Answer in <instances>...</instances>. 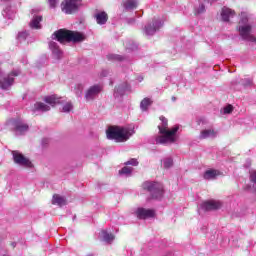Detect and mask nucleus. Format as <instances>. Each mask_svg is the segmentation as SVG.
<instances>
[{
  "instance_id": "obj_21",
  "label": "nucleus",
  "mask_w": 256,
  "mask_h": 256,
  "mask_svg": "<svg viewBox=\"0 0 256 256\" xmlns=\"http://www.w3.org/2000/svg\"><path fill=\"white\" fill-rule=\"evenodd\" d=\"M100 239L105 241V243H112V241L115 239V236L111 233H108L107 230H102L100 232Z\"/></svg>"
},
{
  "instance_id": "obj_36",
  "label": "nucleus",
  "mask_w": 256,
  "mask_h": 256,
  "mask_svg": "<svg viewBox=\"0 0 256 256\" xmlns=\"http://www.w3.org/2000/svg\"><path fill=\"white\" fill-rule=\"evenodd\" d=\"M125 165H132L133 167H137L139 165V162L137 161V159L132 158L129 161H127Z\"/></svg>"
},
{
  "instance_id": "obj_2",
  "label": "nucleus",
  "mask_w": 256,
  "mask_h": 256,
  "mask_svg": "<svg viewBox=\"0 0 256 256\" xmlns=\"http://www.w3.org/2000/svg\"><path fill=\"white\" fill-rule=\"evenodd\" d=\"M52 39H57L59 43H79L85 41V35L79 32H73L65 29H60L52 34Z\"/></svg>"
},
{
  "instance_id": "obj_24",
  "label": "nucleus",
  "mask_w": 256,
  "mask_h": 256,
  "mask_svg": "<svg viewBox=\"0 0 256 256\" xmlns=\"http://www.w3.org/2000/svg\"><path fill=\"white\" fill-rule=\"evenodd\" d=\"M49 109H51V107H49V105L45 104V103H42V102H37L35 105H34V111H42V112H45V111H49Z\"/></svg>"
},
{
  "instance_id": "obj_26",
  "label": "nucleus",
  "mask_w": 256,
  "mask_h": 256,
  "mask_svg": "<svg viewBox=\"0 0 256 256\" xmlns=\"http://www.w3.org/2000/svg\"><path fill=\"white\" fill-rule=\"evenodd\" d=\"M151 103H153V101H151V99L149 98H144L141 103H140V108L142 111H147V109H149Z\"/></svg>"
},
{
  "instance_id": "obj_14",
  "label": "nucleus",
  "mask_w": 256,
  "mask_h": 256,
  "mask_svg": "<svg viewBox=\"0 0 256 256\" xmlns=\"http://www.w3.org/2000/svg\"><path fill=\"white\" fill-rule=\"evenodd\" d=\"M49 49L52 51V55L57 60L61 59L63 57V52L61 49H59V46L56 44V42H50L49 43Z\"/></svg>"
},
{
  "instance_id": "obj_10",
  "label": "nucleus",
  "mask_w": 256,
  "mask_h": 256,
  "mask_svg": "<svg viewBox=\"0 0 256 256\" xmlns=\"http://www.w3.org/2000/svg\"><path fill=\"white\" fill-rule=\"evenodd\" d=\"M221 201H217V200H209L206 202H203L200 205V209H202L203 211H213L215 209H221Z\"/></svg>"
},
{
  "instance_id": "obj_40",
  "label": "nucleus",
  "mask_w": 256,
  "mask_h": 256,
  "mask_svg": "<svg viewBox=\"0 0 256 256\" xmlns=\"http://www.w3.org/2000/svg\"><path fill=\"white\" fill-rule=\"evenodd\" d=\"M35 10H32V13L34 12Z\"/></svg>"
},
{
  "instance_id": "obj_32",
  "label": "nucleus",
  "mask_w": 256,
  "mask_h": 256,
  "mask_svg": "<svg viewBox=\"0 0 256 256\" xmlns=\"http://www.w3.org/2000/svg\"><path fill=\"white\" fill-rule=\"evenodd\" d=\"M196 15H201V13H205V5L203 3L199 4V7L195 8Z\"/></svg>"
},
{
  "instance_id": "obj_16",
  "label": "nucleus",
  "mask_w": 256,
  "mask_h": 256,
  "mask_svg": "<svg viewBox=\"0 0 256 256\" xmlns=\"http://www.w3.org/2000/svg\"><path fill=\"white\" fill-rule=\"evenodd\" d=\"M62 99L63 98L57 97V95H51V96L45 97L44 101L48 105H51V107H55V105H58L59 103H63Z\"/></svg>"
},
{
  "instance_id": "obj_25",
  "label": "nucleus",
  "mask_w": 256,
  "mask_h": 256,
  "mask_svg": "<svg viewBox=\"0 0 256 256\" xmlns=\"http://www.w3.org/2000/svg\"><path fill=\"white\" fill-rule=\"evenodd\" d=\"M217 175H219V171L210 169L204 173V179H207V180L215 179Z\"/></svg>"
},
{
  "instance_id": "obj_39",
  "label": "nucleus",
  "mask_w": 256,
  "mask_h": 256,
  "mask_svg": "<svg viewBox=\"0 0 256 256\" xmlns=\"http://www.w3.org/2000/svg\"><path fill=\"white\" fill-rule=\"evenodd\" d=\"M176 100V98L175 97H172V101H175Z\"/></svg>"
},
{
  "instance_id": "obj_15",
  "label": "nucleus",
  "mask_w": 256,
  "mask_h": 256,
  "mask_svg": "<svg viewBox=\"0 0 256 256\" xmlns=\"http://www.w3.org/2000/svg\"><path fill=\"white\" fill-rule=\"evenodd\" d=\"M221 17L223 21H229V19L235 17V11L228 7H224L222 8Z\"/></svg>"
},
{
  "instance_id": "obj_28",
  "label": "nucleus",
  "mask_w": 256,
  "mask_h": 256,
  "mask_svg": "<svg viewBox=\"0 0 256 256\" xmlns=\"http://www.w3.org/2000/svg\"><path fill=\"white\" fill-rule=\"evenodd\" d=\"M131 173H133V168L129 166H125L119 171L120 175H125L126 177H129Z\"/></svg>"
},
{
  "instance_id": "obj_29",
  "label": "nucleus",
  "mask_w": 256,
  "mask_h": 256,
  "mask_svg": "<svg viewBox=\"0 0 256 256\" xmlns=\"http://www.w3.org/2000/svg\"><path fill=\"white\" fill-rule=\"evenodd\" d=\"M63 113H69L70 111H73V104L71 102H67L63 107H62Z\"/></svg>"
},
{
  "instance_id": "obj_31",
  "label": "nucleus",
  "mask_w": 256,
  "mask_h": 256,
  "mask_svg": "<svg viewBox=\"0 0 256 256\" xmlns=\"http://www.w3.org/2000/svg\"><path fill=\"white\" fill-rule=\"evenodd\" d=\"M84 86L83 84H77L75 87V94L77 97H81V93H83Z\"/></svg>"
},
{
  "instance_id": "obj_7",
  "label": "nucleus",
  "mask_w": 256,
  "mask_h": 256,
  "mask_svg": "<svg viewBox=\"0 0 256 256\" xmlns=\"http://www.w3.org/2000/svg\"><path fill=\"white\" fill-rule=\"evenodd\" d=\"M12 155L14 162L17 163V165H21V167H33L31 161L23 156L19 151H13Z\"/></svg>"
},
{
  "instance_id": "obj_20",
  "label": "nucleus",
  "mask_w": 256,
  "mask_h": 256,
  "mask_svg": "<svg viewBox=\"0 0 256 256\" xmlns=\"http://www.w3.org/2000/svg\"><path fill=\"white\" fill-rule=\"evenodd\" d=\"M67 200L59 194H56L52 198V204L53 205H58L59 207H63V205H66Z\"/></svg>"
},
{
  "instance_id": "obj_1",
  "label": "nucleus",
  "mask_w": 256,
  "mask_h": 256,
  "mask_svg": "<svg viewBox=\"0 0 256 256\" xmlns=\"http://www.w3.org/2000/svg\"><path fill=\"white\" fill-rule=\"evenodd\" d=\"M161 124L158 125L159 135L156 137L157 145H171L172 143H177V132L179 131V126H174L169 129L167 119L164 116L160 117Z\"/></svg>"
},
{
  "instance_id": "obj_8",
  "label": "nucleus",
  "mask_w": 256,
  "mask_h": 256,
  "mask_svg": "<svg viewBox=\"0 0 256 256\" xmlns=\"http://www.w3.org/2000/svg\"><path fill=\"white\" fill-rule=\"evenodd\" d=\"M103 91V87L101 85H93L85 92L86 101H93V99H97L99 93Z\"/></svg>"
},
{
  "instance_id": "obj_5",
  "label": "nucleus",
  "mask_w": 256,
  "mask_h": 256,
  "mask_svg": "<svg viewBox=\"0 0 256 256\" xmlns=\"http://www.w3.org/2000/svg\"><path fill=\"white\" fill-rule=\"evenodd\" d=\"M79 5H81V0H64L61 4V8L63 13L71 15V13H75V11L79 9Z\"/></svg>"
},
{
  "instance_id": "obj_41",
  "label": "nucleus",
  "mask_w": 256,
  "mask_h": 256,
  "mask_svg": "<svg viewBox=\"0 0 256 256\" xmlns=\"http://www.w3.org/2000/svg\"><path fill=\"white\" fill-rule=\"evenodd\" d=\"M0 75H1V71H0Z\"/></svg>"
},
{
  "instance_id": "obj_27",
  "label": "nucleus",
  "mask_w": 256,
  "mask_h": 256,
  "mask_svg": "<svg viewBox=\"0 0 256 256\" xmlns=\"http://www.w3.org/2000/svg\"><path fill=\"white\" fill-rule=\"evenodd\" d=\"M162 167H164V169H169L173 167V158L171 157L164 158L162 160Z\"/></svg>"
},
{
  "instance_id": "obj_6",
  "label": "nucleus",
  "mask_w": 256,
  "mask_h": 256,
  "mask_svg": "<svg viewBox=\"0 0 256 256\" xmlns=\"http://www.w3.org/2000/svg\"><path fill=\"white\" fill-rule=\"evenodd\" d=\"M20 71L19 70H13L7 77H4L0 79V87L1 89H4L7 91V89H11V86L13 85V82L15 81V78L19 76Z\"/></svg>"
},
{
  "instance_id": "obj_12",
  "label": "nucleus",
  "mask_w": 256,
  "mask_h": 256,
  "mask_svg": "<svg viewBox=\"0 0 256 256\" xmlns=\"http://www.w3.org/2000/svg\"><path fill=\"white\" fill-rule=\"evenodd\" d=\"M135 213L138 219H149V217H155V211L152 209L138 208Z\"/></svg>"
},
{
  "instance_id": "obj_17",
  "label": "nucleus",
  "mask_w": 256,
  "mask_h": 256,
  "mask_svg": "<svg viewBox=\"0 0 256 256\" xmlns=\"http://www.w3.org/2000/svg\"><path fill=\"white\" fill-rule=\"evenodd\" d=\"M96 22L98 23V25H105L107 23V19H109V16H107V14L105 12H97L94 15Z\"/></svg>"
},
{
  "instance_id": "obj_3",
  "label": "nucleus",
  "mask_w": 256,
  "mask_h": 256,
  "mask_svg": "<svg viewBox=\"0 0 256 256\" xmlns=\"http://www.w3.org/2000/svg\"><path fill=\"white\" fill-rule=\"evenodd\" d=\"M133 133H135L133 129L114 126L108 128L106 135L108 139H114L116 143H124V141H128Z\"/></svg>"
},
{
  "instance_id": "obj_37",
  "label": "nucleus",
  "mask_w": 256,
  "mask_h": 256,
  "mask_svg": "<svg viewBox=\"0 0 256 256\" xmlns=\"http://www.w3.org/2000/svg\"><path fill=\"white\" fill-rule=\"evenodd\" d=\"M48 3H49V5H50V7H51L52 9H54V7H57L58 1H57V0H48Z\"/></svg>"
},
{
  "instance_id": "obj_33",
  "label": "nucleus",
  "mask_w": 256,
  "mask_h": 256,
  "mask_svg": "<svg viewBox=\"0 0 256 256\" xmlns=\"http://www.w3.org/2000/svg\"><path fill=\"white\" fill-rule=\"evenodd\" d=\"M28 36L29 33L27 31H23L18 34V39L19 41H25V39H27Z\"/></svg>"
},
{
  "instance_id": "obj_30",
  "label": "nucleus",
  "mask_w": 256,
  "mask_h": 256,
  "mask_svg": "<svg viewBox=\"0 0 256 256\" xmlns=\"http://www.w3.org/2000/svg\"><path fill=\"white\" fill-rule=\"evenodd\" d=\"M108 59L110 61H123V57L117 54H110L108 55Z\"/></svg>"
},
{
  "instance_id": "obj_11",
  "label": "nucleus",
  "mask_w": 256,
  "mask_h": 256,
  "mask_svg": "<svg viewBox=\"0 0 256 256\" xmlns=\"http://www.w3.org/2000/svg\"><path fill=\"white\" fill-rule=\"evenodd\" d=\"M163 27V22L161 20H153L152 24H148L145 27L146 35H155V32L159 31Z\"/></svg>"
},
{
  "instance_id": "obj_4",
  "label": "nucleus",
  "mask_w": 256,
  "mask_h": 256,
  "mask_svg": "<svg viewBox=\"0 0 256 256\" xmlns=\"http://www.w3.org/2000/svg\"><path fill=\"white\" fill-rule=\"evenodd\" d=\"M142 187L145 191H149L152 199H161L163 197V184L159 182H144Z\"/></svg>"
},
{
  "instance_id": "obj_38",
  "label": "nucleus",
  "mask_w": 256,
  "mask_h": 256,
  "mask_svg": "<svg viewBox=\"0 0 256 256\" xmlns=\"http://www.w3.org/2000/svg\"><path fill=\"white\" fill-rule=\"evenodd\" d=\"M208 1V3H215V1H217V0H207Z\"/></svg>"
},
{
  "instance_id": "obj_9",
  "label": "nucleus",
  "mask_w": 256,
  "mask_h": 256,
  "mask_svg": "<svg viewBox=\"0 0 256 256\" xmlns=\"http://www.w3.org/2000/svg\"><path fill=\"white\" fill-rule=\"evenodd\" d=\"M13 127L16 135H25V133L29 131V125L25 124V122L20 119L13 121Z\"/></svg>"
},
{
  "instance_id": "obj_13",
  "label": "nucleus",
  "mask_w": 256,
  "mask_h": 256,
  "mask_svg": "<svg viewBox=\"0 0 256 256\" xmlns=\"http://www.w3.org/2000/svg\"><path fill=\"white\" fill-rule=\"evenodd\" d=\"M2 3L6 4L2 12L3 17L5 19H15V9L9 6V0H2Z\"/></svg>"
},
{
  "instance_id": "obj_23",
  "label": "nucleus",
  "mask_w": 256,
  "mask_h": 256,
  "mask_svg": "<svg viewBox=\"0 0 256 256\" xmlns=\"http://www.w3.org/2000/svg\"><path fill=\"white\" fill-rule=\"evenodd\" d=\"M129 89V86L127 84H124L122 86H118V88L114 91L115 97H121V95H125V91Z\"/></svg>"
},
{
  "instance_id": "obj_35",
  "label": "nucleus",
  "mask_w": 256,
  "mask_h": 256,
  "mask_svg": "<svg viewBox=\"0 0 256 256\" xmlns=\"http://www.w3.org/2000/svg\"><path fill=\"white\" fill-rule=\"evenodd\" d=\"M224 115H229L230 113H233V106L231 104L227 105L223 108Z\"/></svg>"
},
{
  "instance_id": "obj_19",
  "label": "nucleus",
  "mask_w": 256,
  "mask_h": 256,
  "mask_svg": "<svg viewBox=\"0 0 256 256\" xmlns=\"http://www.w3.org/2000/svg\"><path fill=\"white\" fill-rule=\"evenodd\" d=\"M211 137H217V132L213 129L202 130L200 133V139H209Z\"/></svg>"
},
{
  "instance_id": "obj_34",
  "label": "nucleus",
  "mask_w": 256,
  "mask_h": 256,
  "mask_svg": "<svg viewBox=\"0 0 256 256\" xmlns=\"http://www.w3.org/2000/svg\"><path fill=\"white\" fill-rule=\"evenodd\" d=\"M241 83L244 87H251L253 85V80L250 78H245Z\"/></svg>"
},
{
  "instance_id": "obj_18",
  "label": "nucleus",
  "mask_w": 256,
  "mask_h": 256,
  "mask_svg": "<svg viewBox=\"0 0 256 256\" xmlns=\"http://www.w3.org/2000/svg\"><path fill=\"white\" fill-rule=\"evenodd\" d=\"M41 21H43V17L39 15H34L32 20L30 21L31 29H41Z\"/></svg>"
},
{
  "instance_id": "obj_22",
  "label": "nucleus",
  "mask_w": 256,
  "mask_h": 256,
  "mask_svg": "<svg viewBox=\"0 0 256 256\" xmlns=\"http://www.w3.org/2000/svg\"><path fill=\"white\" fill-rule=\"evenodd\" d=\"M137 5H139L138 0H126L124 2V9H127L128 11H131L133 9H137Z\"/></svg>"
}]
</instances>
